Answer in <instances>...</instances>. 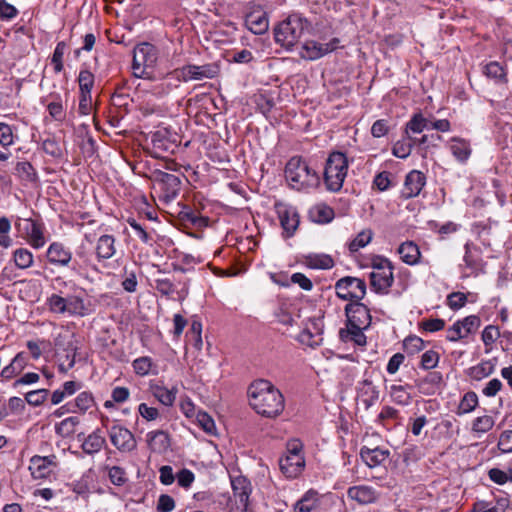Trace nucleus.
<instances>
[{"label": "nucleus", "instance_id": "0e129e2a", "mask_svg": "<svg viewBox=\"0 0 512 512\" xmlns=\"http://www.w3.org/2000/svg\"><path fill=\"white\" fill-rule=\"evenodd\" d=\"M49 391L47 389L33 390L25 394V401L31 406H40L44 403Z\"/></svg>", "mask_w": 512, "mask_h": 512}, {"label": "nucleus", "instance_id": "6e6552de", "mask_svg": "<svg viewBox=\"0 0 512 512\" xmlns=\"http://www.w3.org/2000/svg\"><path fill=\"white\" fill-rule=\"evenodd\" d=\"M15 228L20 232L25 242L35 250L43 248L48 241L46 227L41 220L18 217Z\"/></svg>", "mask_w": 512, "mask_h": 512}, {"label": "nucleus", "instance_id": "4c0bfd02", "mask_svg": "<svg viewBox=\"0 0 512 512\" xmlns=\"http://www.w3.org/2000/svg\"><path fill=\"white\" fill-rule=\"evenodd\" d=\"M50 97L52 98L50 102L46 103V98H43L41 103L46 104L47 111L53 120L61 122L65 119L66 115L61 96L55 93L51 94Z\"/></svg>", "mask_w": 512, "mask_h": 512}, {"label": "nucleus", "instance_id": "f03ea898", "mask_svg": "<svg viewBox=\"0 0 512 512\" xmlns=\"http://www.w3.org/2000/svg\"><path fill=\"white\" fill-rule=\"evenodd\" d=\"M251 407L267 418L279 416L285 407V400L280 392L270 381L259 379L254 381L248 389Z\"/></svg>", "mask_w": 512, "mask_h": 512}, {"label": "nucleus", "instance_id": "c756f323", "mask_svg": "<svg viewBox=\"0 0 512 512\" xmlns=\"http://www.w3.org/2000/svg\"><path fill=\"white\" fill-rule=\"evenodd\" d=\"M347 496L359 504L365 505L375 502L378 498V493L371 486L359 485L350 487L347 491Z\"/></svg>", "mask_w": 512, "mask_h": 512}, {"label": "nucleus", "instance_id": "e433bc0d", "mask_svg": "<svg viewBox=\"0 0 512 512\" xmlns=\"http://www.w3.org/2000/svg\"><path fill=\"white\" fill-rule=\"evenodd\" d=\"M334 210L326 204H317L309 210L310 219L319 224H327L334 219Z\"/></svg>", "mask_w": 512, "mask_h": 512}, {"label": "nucleus", "instance_id": "423d86ee", "mask_svg": "<svg viewBox=\"0 0 512 512\" xmlns=\"http://www.w3.org/2000/svg\"><path fill=\"white\" fill-rule=\"evenodd\" d=\"M348 172V160L342 152L329 154L324 167V183L327 190L338 192L343 187Z\"/></svg>", "mask_w": 512, "mask_h": 512}, {"label": "nucleus", "instance_id": "69168bd1", "mask_svg": "<svg viewBox=\"0 0 512 512\" xmlns=\"http://www.w3.org/2000/svg\"><path fill=\"white\" fill-rule=\"evenodd\" d=\"M439 363V354L434 350H427L421 356L420 367L424 370L435 368Z\"/></svg>", "mask_w": 512, "mask_h": 512}, {"label": "nucleus", "instance_id": "a19ab883", "mask_svg": "<svg viewBox=\"0 0 512 512\" xmlns=\"http://www.w3.org/2000/svg\"><path fill=\"white\" fill-rule=\"evenodd\" d=\"M181 143L178 132L171 127H162V151L174 153Z\"/></svg>", "mask_w": 512, "mask_h": 512}, {"label": "nucleus", "instance_id": "2f4dec72", "mask_svg": "<svg viewBox=\"0 0 512 512\" xmlns=\"http://www.w3.org/2000/svg\"><path fill=\"white\" fill-rule=\"evenodd\" d=\"M106 444V439L102 431L97 428L87 436L83 437L81 448L87 455H94L102 450Z\"/></svg>", "mask_w": 512, "mask_h": 512}, {"label": "nucleus", "instance_id": "cd10ccee", "mask_svg": "<svg viewBox=\"0 0 512 512\" xmlns=\"http://www.w3.org/2000/svg\"><path fill=\"white\" fill-rule=\"evenodd\" d=\"M28 364V356L25 352L17 353L11 362L1 370V378L4 381L13 379L19 375Z\"/></svg>", "mask_w": 512, "mask_h": 512}, {"label": "nucleus", "instance_id": "dca6fc26", "mask_svg": "<svg viewBox=\"0 0 512 512\" xmlns=\"http://www.w3.org/2000/svg\"><path fill=\"white\" fill-rule=\"evenodd\" d=\"M108 434L111 443L121 452H130L136 447L134 435L125 427L115 424Z\"/></svg>", "mask_w": 512, "mask_h": 512}, {"label": "nucleus", "instance_id": "39448f33", "mask_svg": "<svg viewBox=\"0 0 512 512\" xmlns=\"http://www.w3.org/2000/svg\"><path fill=\"white\" fill-rule=\"evenodd\" d=\"M309 26L306 18L300 14H292L275 27V41L289 50L301 39Z\"/></svg>", "mask_w": 512, "mask_h": 512}, {"label": "nucleus", "instance_id": "c9c22d12", "mask_svg": "<svg viewBox=\"0 0 512 512\" xmlns=\"http://www.w3.org/2000/svg\"><path fill=\"white\" fill-rule=\"evenodd\" d=\"M68 336V333L66 334H59L54 339V344L56 347L61 348L63 347L65 351H67L66 359L65 361L59 363L58 369L62 373H66L69 369H71L75 364V350L76 348L72 346L70 343L65 347L64 339Z\"/></svg>", "mask_w": 512, "mask_h": 512}, {"label": "nucleus", "instance_id": "7ed1b4c3", "mask_svg": "<svg viewBox=\"0 0 512 512\" xmlns=\"http://www.w3.org/2000/svg\"><path fill=\"white\" fill-rule=\"evenodd\" d=\"M284 173L289 187L296 191L309 193L320 185L319 174L302 157H292L286 163Z\"/></svg>", "mask_w": 512, "mask_h": 512}, {"label": "nucleus", "instance_id": "20e7f679", "mask_svg": "<svg viewBox=\"0 0 512 512\" xmlns=\"http://www.w3.org/2000/svg\"><path fill=\"white\" fill-rule=\"evenodd\" d=\"M133 73L140 78L156 80L160 77L159 53L150 43L137 45L133 53Z\"/></svg>", "mask_w": 512, "mask_h": 512}, {"label": "nucleus", "instance_id": "338daca9", "mask_svg": "<svg viewBox=\"0 0 512 512\" xmlns=\"http://www.w3.org/2000/svg\"><path fill=\"white\" fill-rule=\"evenodd\" d=\"M108 477L112 484L122 486L127 482L126 472L119 466L108 468Z\"/></svg>", "mask_w": 512, "mask_h": 512}, {"label": "nucleus", "instance_id": "49530a36", "mask_svg": "<svg viewBox=\"0 0 512 512\" xmlns=\"http://www.w3.org/2000/svg\"><path fill=\"white\" fill-rule=\"evenodd\" d=\"M80 420L78 417L70 416L63 419L61 422L55 425V432L57 435L66 438L73 435L79 425Z\"/></svg>", "mask_w": 512, "mask_h": 512}, {"label": "nucleus", "instance_id": "4be33fe9", "mask_svg": "<svg viewBox=\"0 0 512 512\" xmlns=\"http://www.w3.org/2000/svg\"><path fill=\"white\" fill-rule=\"evenodd\" d=\"M182 73L186 81L211 79L218 74V67L214 64L187 65L183 68Z\"/></svg>", "mask_w": 512, "mask_h": 512}, {"label": "nucleus", "instance_id": "9d476101", "mask_svg": "<svg viewBox=\"0 0 512 512\" xmlns=\"http://www.w3.org/2000/svg\"><path fill=\"white\" fill-rule=\"evenodd\" d=\"M336 294L342 300L361 301L366 295V283L357 277H343L335 284Z\"/></svg>", "mask_w": 512, "mask_h": 512}, {"label": "nucleus", "instance_id": "4468645a", "mask_svg": "<svg viewBox=\"0 0 512 512\" xmlns=\"http://www.w3.org/2000/svg\"><path fill=\"white\" fill-rule=\"evenodd\" d=\"M47 262L55 267H69L73 254L69 247H66L62 242H52L46 250Z\"/></svg>", "mask_w": 512, "mask_h": 512}, {"label": "nucleus", "instance_id": "f8f14e48", "mask_svg": "<svg viewBox=\"0 0 512 512\" xmlns=\"http://www.w3.org/2000/svg\"><path fill=\"white\" fill-rule=\"evenodd\" d=\"M481 320L476 315H469L462 320L456 321L446 331V339L450 342H457L474 333L480 326Z\"/></svg>", "mask_w": 512, "mask_h": 512}, {"label": "nucleus", "instance_id": "f257e3e1", "mask_svg": "<svg viewBox=\"0 0 512 512\" xmlns=\"http://www.w3.org/2000/svg\"><path fill=\"white\" fill-rule=\"evenodd\" d=\"M66 292L52 293L46 299L48 310L67 317H86L94 313L96 306L87 291L72 281H63Z\"/></svg>", "mask_w": 512, "mask_h": 512}, {"label": "nucleus", "instance_id": "473e14b6", "mask_svg": "<svg viewBox=\"0 0 512 512\" xmlns=\"http://www.w3.org/2000/svg\"><path fill=\"white\" fill-rule=\"evenodd\" d=\"M367 328L346 324L345 328L340 329L339 337L345 343L351 342L357 346H365L367 338L363 331Z\"/></svg>", "mask_w": 512, "mask_h": 512}, {"label": "nucleus", "instance_id": "9b49d317", "mask_svg": "<svg viewBox=\"0 0 512 512\" xmlns=\"http://www.w3.org/2000/svg\"><path fill=\"white\" fill-rule=\"evenodd\" d=\"M274 209L283 229L284 237H292L300 223V216L296 207L284 202L277 201L274 204Z\"/></svg>", "mask_w": 512, "mask_h": 512}, {"label": "nucleus", "instance_id": "680f3d73", "mask_svg": "<svg viewBox=\"0 0 512 512\" xmlns=\"http://www.w3.org/2000/svg\"><path fill=\"white\" fill-rule=\"evenodd\" d=\"M487 475L489 479L497 485H505L508 482L512 483V475L509 472V468L507 471L499 468H491L488 470Z\"/></svg>", "mask_w": 512, "mask_h": 512}, {"label": "nucleus", "instance_id": "8fccbe9b", "mask_svg": "<svg viewBox=\"0 0 512 512\" xmlns=\"http://www.w3.org/2000/svg\"><path fill=\"white\" fill-rule=\"evenodd\" d=\"M412 136H404L398 140L392 147V154L400 159H406L412 152L413 148Z\"/></svg>", "mask_w": 512, "mask_h": 512}, {"label": "nucleus", "instance_id": "5701e85b", "mask_svg": "<svg viewBox=\"0 0 512 512\" xmlns=\"http://www.w3.org/2000/svg\"><path fill=\"white\" fill-rule=\"evenodd\" d=\"M442 381V374L440 372L434 371L428 373L423 378L416 379L414 381V385L420 394L431 396L434 395L440 388Z\"/></svg>", "mask_w": 512, "mask_h": 512}, {"label": "nucleus", "instance_id": "13d9d810", "mask_svg": "<svg viewBox=\"0 0 512 512\" xmlns=\"http://www.w3.org/2000/svg\"><path fill=\"white\" fill-rule=\"evenodd\" d=\"M484 74L497 82L506 81V72L504 67L496 61L490 62L484 67Z\"/></svg>", "mask_w": 512, "mask_h": 512}, {"label": "nucleus", "instance_id": "72a5a7b5", "mask_svg": "<svg viewBox=\"0 0 512 512\" xmlns=\"http://www.w3.org/2000/svg\"><path fill=\"white\" fill-rule=\"evenodd\" d=\"M448 147L453 157L460 163H466L472 153L469 141L460 137H452Z\"/></svg>", "mask_w": 512, "mask_h": 512}, {"label": "nucleus", "instance_id": "b1692460", "mask_svg": "<svg viewBox=\"0 0 512 512\" xmlns=\"http://www.w3.org/2000/svg\"><path fill=\"white\" fill-rule=\"evenodd\" d=\"M321 502L322 496L310 489L295 503L294 512H320Z\"/></svg>", "mask_w": 512, "mask_h": 512}, {"label": "nucleus", "instance_id": "412c9836", "mask_svg": "<svg viewBox=\"0 0 512 512\" xmlns=\"http://www.w3.org/2000/svg\"><path fill=\"white\" fill-rule=\"evenodd\" d=\"M297 340L309 347L319 346L323 340L320 320L310 319L308 326L299 333Z\"/></svg>", "mask_w": 512, "mask_h": 512}, {"label": "nucleus", "instance_id": "052dcab7", "mask_svg": "<svg viewBox=\"0 0 512 512\" xmlns=\"http://www.w3.org/2000/svg\"><path fill=\"white\" fill-rule=\"evenodd\" d=\"M401 419L400 412L396 408L385 405L381 408L380 413L377 417V422L382 424L383 426H386L388 421H399Z\"/></svg>", "mask_w": 512, "mask_h": 512}, {"label": "nucleus", "instance_id": "3c124183", "mask_svg": "<svg viewBox=\"0 0 512 512\" xmlns=\"http://www.w3.org/2000/svg\"><path fill=\"white\" fill-rule=\"evenodd\" d=\"M495 424L493 417L483 415L475 418L472 422V432L478 437L490 431Z\"/></svg>", "mask_w": 512, "mask_h": 512}, {"label": "nucleus", "instance_id": "603ef678", "mask_svg": "<svg viewBox=\"0 0 512 512\" xmlns=\"http://www.w3.org/2000/svg\"><path fill=\"white\" fill-rule=\"evenodd\" d=\"M26 346L30 351L31 357L34 360H38L45 351L50 350L51 342L46 339L29 340Z\"/></svg>", "mask_w": 512, "mask_h": 512}, {"label": "nucleus", "instance_id": "864d4df0", "mask_svg": "<svg viewBox=\"0 0 512 512\" xmlns=\"http://www.w3.org/2000/svg\"><path fill=\"white\" fill-rule=\"evenodd\" d=\"M373 232L370 229L362 230L350 241L348 248L351 252H357L366 247L372 240Z\"/></svg>", "mask_w": 512, "mask_h": 512}, {"label": "nucleus", "instance_id": "a878e982", "mask_svg": "<svg viewBox=\"0 0 512 512\" xmlns=\"http://www.w3.org/2000/svg\"><path fill=\"white\" fill-rule=\"evenodd\" d=\"M231 487L235 503L245 504V502L249 501L252 486L245 476L238 475L231 477Z\"/></svg>", "mask_w": 512, "mask_h": 512}, {"label": "nucleus", "instance_id": "5fc2aeb1", "mask_svg": "<svg viewBox=\"0 0 512 512\" xmlns=\"http://www.w3.org/2000/svg\"><path fill=\"white\" fill-rule=\"evenodd\" d=\"M94 74L87 68H82L78 75V84L80 93H91L94 87Z\"/></svg>", "mask_w": 512, "mask_h": 512}, {"label": "nucleus", "instance_id": "c03bdc74", "mask_svg": "<svg viewBox=\"0 0 512 512\" xmlns=\"http://www.w3.org/2000/svg\"><path fill=\"white\" fill-rule=\"evenodd\" d=\"M305 264L311 269H330L334 266V260L327 254H309L305 257Z\"/></svg>", "mask_w": 512, "mask_h": 512}, {"label": "nucleus", "instance_id": "393cba45", "mask_svg": "<svg viewBox=\"0 0 512 512\" xmlns=\"http://www.w3.org/2000/svg\"><path fill=\"white\" fill-rule=\"evenodd\" d=\"M245 26L254 34H264L269 27L266 13L262 9L249 12L245 16Z\"/></svg>", "mask_w": 512, "mask_h": 512}, {"label": "nucleus", "instance_id": "6ab92c4d", "mask_svg": "<svg viewBox=\"0 0 512 512\" xmlns=\"http://www.w3.org/2000/svg\"><path fill=\"white\" fill-rule=\"evenodd\" d=\"M356 390L357 398L364 406L365 410L370 409L377 403L380 391L377 386L373 384L371 379L365 378L359 381Z\"/></svg>", "mask_w": 512, "mask_h": 512}, {"label": "nucleus", "instance_id": "7c9ffc66", "mask_svg": "<svg viewBox=\"0 0 512 512\" xmlns=\"http://www.w3.org/2000/svg\"><path fill=\"white\" fill-rule=\"evenodd\" d=\"M397 254L402 262L409 266H414L420 263L421 252L419 246L413 241H405L397 248Z\"/></svg>", "mask_w": 512, "mask_h": 512}, {"label": "nucleus", "instance_id": "de8ad7c7", "mask_svg": "<svg viewBox=\"0 0 512 512\" xmlns=\"http://www.w3.org/2000/svg\"><path fill=\"white\" fill-rule=\"evenodd\" d=\"M16 176L24 182H35L37 180V172L28 161H21L15 167Z\"/></svg>", "mask_w": 512, "mask_h": 512}, {"label": "nucleus", "instance_id": "a18cd8bd", "mask_svg": "<svg viewBox=\"0 0 512 512\" xmlns=\"http://www.w3.org/2000/svg\"><path fill=\"white\" fill-rule=\"evenodd\" d=\"M495 369V365L491 360H486L478 363L477 365L469 368L468 375L476 380L480 381L488 376H490Z\"/></svg>", "mask_w": 512, "mask_h": 512}, {"label": "nucleus", "instance_id": "ea45409f", "mask_svg": "<svg viewBox=\"0 0 512 512\" xmlns=\"http://www.w3.org/2000/svg\"><path fill=\"white\" fill-rule=\"evenodd\" d=\"M114 237L111 235H102L96 245V254L98 259H109L115 254Z\"/></svg>", "mask_w": 512, "mask_h": 512}, {"label": "nucleus", "instance_id": "09e8293b", "mask_svg": "<svg viewBox=\"0 0 512 512\" xmlns=\"http://www.w3.org/2000/svg\"><path fill=\"white\" fill-rule=\"evenodd\" d=\"M478 405V396L475 392L469 391L463 395L457 407L456 414L461 416L471 413Z\"/></svg>", "mask_w": 512, "mask_h": 512}, {"label": "nucleus", "instance_id": "774afa93", "mask_svg": "<svg viewBox=\"0 0 512 512\" xmlns=\"http://www.w3.org/2000/svg\"><path fill=\"white\" fill-rule=\"evenodd\" d=\"M497 446L502 453H512V430L501 433Z\"/></svg>", "mask_w": 512, "mask_h": 512}, {"label": "nucleus", "instance_id": "bb28decb", "mask_svg": "<svg viewBox=\"0 0 512 512\" xmlns=\"http://www.w3.org/2000/svg\"><path fill=\"white\" fill-rule=\"evenodd\" d=\"M389 455L388 450L379 447L373 449L362 447L360 450L361 459L369 468L380 466L388 459Z\"/></svg>", "mask_w": 512, "mask_h": 512}, {"label": "nucleus", "instance_id": "2eb2a0df", "mask_svg": "<svg viewBox=\"0 0 512 512\" xmlns=\"http://www.w3.org/2000/svg\"><path fill=\"white\" fill-rule=\"evenodd\" d=\"M347 323L354 326L369 327L371 324V314L368 307L360 301H353L345 306Z\"/></svg>", "mask_w": 512, "mask_h": 512}, {"label": "nucleus", "instance_id": "bf43d9fd", "mask_svg": "<svg viewBox=\"0 0 512 512\" xmlns=\"http://www.w3.org/2000/svg\"><path fill=\"white\" fill-rule=\"evenodd\" d=\"M198 425L209 435L216 434V425L213 418L206 412L199 410L196 414Z\"/></svg>", "mask_w": 512, "mask_h": 512}, {"label": "nucleus", "instance_id": "aec40b11", "mask_svg": "<svg viewBox=\"0 0 512 512\" xmlns=\"http://www.w3.org/2000/svg\"><path fill=\"white\" fill-rule=\"evenodd\" d=\"M393 269L394 267H390L386 268L385 270L370 272L369 276L371 288L377 294H388L389 289L394 283Z\"/></svg>", "mask_w": 512, "mask_h": 512}, {"label": "nucleus", "instance_id": "e2e57ef3", "mask_svg": "<svg viewBox=\"0 0 512 512\" xmlns=\"http://www.w3.org/2000/svg\"><path fill=\"white\" fill-rule=\"evenodd\" d=\"M403 347L407 354L414 355L423 350L424 341L416 335L408 336L403 341Z\"/></svg>", "mask_w": 512, "mask_h": 512}, {"label": "nucleus", "instance_id": "6e6d98bb", "mask_svg": "<svg viewBox=\"0 0 512 512\" xmlns=\"http://www.w3.org/2000/svg\"><path fill=\"white\" fill-rule=\"evenodd\" d=\"M67 50V44L64 41H60L56 44L54 52L51 57V64L53 65L54 72L60 73L64 69L63 57Z\"/></svg>", "mask_w": 512, "mask_h": 512}, {"label": "nucleus", "instance_id": "ddd939ff", "mask_svg": "<svg viewBox=\"0 0 512 512\" xmlns=\"http://www.w3.org/2000/svg\"><path fill=\"white\" fill-rule=\"evenodd\" d=\"M58 467V459L55 455H34L29 462V471L34 479L48 478Z\"/></svg>", "mask_w": 512, "mask_h": 512}, {"label": "nucleus", "instance_id": "c85d7f7f", "mask_svg": "<svg viewBox=\"0 0 512 512\" xmlns=\"http://www.w3.org/2000/svg\"><path fill=\"white\" fill-rule=\"evenodd\" d=\"M181 181L179 176L162 172V201L168 202L175 198L180 191Z\"/></svg>", "mask_w": 512, "mask_h": 512}, {"label": "nucleus", "instance_id": "4d7b16f0", "mask_svg": "<svg viewBox=\"0 0 512 512\" xmlns=\"http://www.w3.org/2000/svg\"><path fill=\"white\" fill-rule=\"evenodd\" d=\"M42 149L47 155L54 158H62L64 156V148L56 138L45 139L42 143Z\"/></svg>", "mask_w": 512, "mask_h": 512}, {"label": "nucleus", "instance_id": "1a4fd4ad", "mask_svg": "<svg viewBox=\"0 0 512 512\" xmlns=\"http://www.w3.org/2000/svg\"><path fill=\"white\" fill-rule=\"evenodd\" d=\"M167 208L162 207V214L165 213L171 219L178 220L182 225L202 228L208 225V218L195 213L190 207L178 202L176 205L165 204ZM172 222V220H170Z\"/></svg>", "mask_w": 512, "mask_h": 512}, {"label": "nucleus", "instance_id": "f704fd0d", "mask_svg": "<svg viewBox=\"0 0 512 512\" xmlns=\"http://www.w3.org/2000/svg\"><path fill=\"white\" fill-rule=\"evenodd\" d=\"M96 404L92 393L84 391L77 395L73 402H68V412L72 413H86L89 409Z\"/></svg>", "mask_w": 512, "mask_h": 512}, {"label": "nucleus", "instance_id": "37998d69", "mask_svg": "<svg viewBox=\"0 0 512 512\" xmlns=\"http://www.w3.org/2000/svg\"><path fill=\"white\" fill-rule=\"evenodd\" d=\"M425 129H429V120L421 113L414 114L405 126V135L412 136V134H420Z\"/></svg>", "mask_w": 512, "mask_h": 512}, {"label": "nucleus", "instance_id": "58836bf2", "mask_svg": "<svg viewBox=\"0 0 512 512\" xmlns=\"http://www.w3.org/2000/svg\"><path fill=\"white\" fill-rule=\"evenodd\" d=\"M11 259L20 270H27L34 265V254L28 248L20 247L15 249L12 252Z\"/></svg>", "mask_w": 512, "mask_h": 512}, {"label": "nucleus", "instance_id": "79ce46f5", "mask_svg": "<svg viewBox=\"0 0 512 512\" xmlns=\"http://www.w3.org/2000/svg\"><path fill=\"white\" fill-rule=\"evenodd\" d=\"M409 385H396L390 386V397L391 400L400 406H408L412 402V395L408 391Z\"/></svg>", "mask_w": 512, "mask_h": 512}, {"label": "nucleus", "instance_id": "f3484780", "mask_svg": "<svg viewBox=\"0 0 512 512\" xmlns=\"http://www.w3.org/2000/svg\"><path fill=\"white\" fill-rule=\"evenodd\" d=\"M425 185V174L419 170H412L405 176L404 184L400 192V197L404 200L417 197Z\"/></svg>", "mask_w": 512, "mask_h": 512}, {"label": "nucleus", "instance_id": "a211bd4d", "mask_svg": "<svg viewBox=\"0 0 512 512\" xmlns=\"http://www.w3.org/2000/svg\"><path fill=\"white\" fill-rule=\"evenodd\" d=\"M339 40L333 38L327 43H319L317 41H307L303 44L300 56L307 60H317L324 55L334 51L338 46Z\"/></svg>", "mask_w": 512, "mask_h": 512}, {"label": "nucleus", "instance_id": "0eeeda50", "mask_svg": "<svg viewBox=\"0 0 512 512\" xmlns=\"http://www.w3.org/2000/svg\"><path fill=\"white\" fill-rule=\"evenodd\" d=\"M281 472L286 478L295 479L302 474L305 468L303 444L299 439L287 442L286 453L279 460Z\"/></svg>", "mask_w": 512, "mask_h": 512}]
</instances>
